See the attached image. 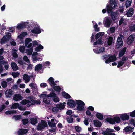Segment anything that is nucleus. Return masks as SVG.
<instances>
[{
  "label": "nucleus",
  "mask_w": 135,
  "mask_h": 135,
  "mask_svg": "<svg viewBox=\"0 0 135 135\" xmlns=\"http://www.w3.org/2000/svg\"><path fill=\"white\" fill-rule=\"evenodd\" d=\"M66 120L69 123H72L73 121V118L72 117H68L66 118Z\"/></svg>",
  "instance_id": "5fc2aeb1"
},
{
  "label": "nucleus",
  "mask_w": 135,
  "mask_h": 135,
  "mask_svg": "<svg viewBox=\"0 0 135 135\" xmlns=\"http://www.w3.org/2000/svg\"><path fill=\"white\" fill-rule=\"evenodd\" d=\"M104 34V33L103 32H100L97 33L95 35V39L97 40L100 36H103Z\"/></svg>",
  "instance_id": "2f4dec72"
},
{
  "label": "nucleus",
  "mask_w": 135,
  "mask_h": 135,
  "mask_svg": "<svg viewBox=\"0 0 135 135\" xmlns=\"http://www.w3.org/2000/svg\"><path fill=\"white\" fill-rule=\"evenodd\" d=\"M76 104L78 105L77 107V110H78L81 111L83 110L85 104L83 101L79 100H76Z\"/></svg>",
  "instance_id": "7ed1b4c3"
},
{
  "label": "nucleus",
  "mask_w": 135,
  "mask_h": 135,
  "mask_svg": "<svg viewBox=\"0 0 135 135\" xmlns=\"http://www.w3.org/2000/svg\"><path fill=\"white\" fill-rule=\"evenodd\" d=\"M34 85V83H31L30 84L29 86L32 89L34 90H35L36 89V86L35 85Z\"/></svg>",
  "instance_id": "69168bd1"
},
{
  "label": "nucleus",
  "mask_w": 135,
  "mask_h": 135,
  "mask_svg": "<svg viewBox=\"0 0 135 135\" xmlns=\"http://www.w3.org/2000/svg\"><path fill=\"white\" fill-rule=\"evenodd\" d=\"M49 126L50 127H56V123L54 122H51L50 120H49L48 122Z\"/></svg>",
  "instance_id": "c9c22d12"
},
{
  "label": "nucleus",
  "mask_w": 135,
  "mask_h": 135,
  "mask_svg": "<svg viewBox=\"0 0 135 135\" xmlns=\"http://www.w3.org/2000/svg\"><path fill=\"white\" fill-rule=\"evenodd\" d=\"M14 91L10 89H8L5 92V95L7 98H10L13 94Z\"/></svg>",
  "instance_id": "0eeeda50"
},
{
  "label": "nucleus",
  "mask_w": 135,
  "mask_h": 135,
  "mask_svg": "<svg viewBox=\"0 0 135 135\" xmlns=\"http://www.w3.org/2000/svg\"><path fill=\"white\" fill-rule=\"evenodd\" d=\"M112 22V20L111 19L107 18L106 19L104 25L106 27L108 28L110 26Z\"/></svg>",
  "instance_id": "dca6fc26"
},
{
  "label": "nucleus",
  "mask_w": 135,
  "mask_h": 135,
  "mask_svg": "<svg viewBox=\"0 0 135 135\" xmlns=\"http://www.w3.org/2000/svg\"><path fill=\"white\" fill-rule=\"evenodd\" d=\"M116 59L117 58L115 54L113 55L109 54L108 58L105 59V62L106 64H109L110 62L115 61Z\"/></svg>",
  "instance_id": "39448f33"
},
{
  "label": "nucleus",
  "mask_w": 135,
  "mask_h": 135,
  "mask_svg": "<svg viewBox=\"0 0 135 135\" xmlns=\"http://www.w3.org/2000/svg\"><path fill=\"white\" fill-rule=\"evenodd\" d=\"M102 39L100 38L98 39L97 41L94 42V45H96L98 44H99L100 45H101L102 44Z\"/></svg>",
  "instance_id": "a19ab883"
},
{
  "label": "nucleus",
  "mask_w": 135,
  "mask_h": 135,
  "mask_svg": "<svg viewBox=\"0 0 135 135\" xmlns=\"http://www.w3.org/2000/svg\"><path fill=\"white\" fill-rule=\"evenodd\" d=\"M56 106L60 110L62 109L65 108L64 105L62 103L60 104H57Z\"/></svg>",
  "instance_id": "ea45409f"
},
{
  "label": "nucleus",
  "mask_w": 135,
  "mask_h": 135,
  "mask_svg": "<svg viewBox=\"0 0 135 135\" xmlns=\"http://www.w3.org/2000/svg\"><path fill=\"white\" fill-rule=\"evenodd\" d=\"M124 63V62L120 61L118 62L117 67L118 68H119L121 66H122Z\"/></svg>",
  "instance_id": "6e6d98bb"
},
{
  "label": "nucleus",
  "mask_w": 135,
  "mask_h": 135,
  "mask_svg": "<svg viewBox=\"0 0 135 135\" xmlns=\"http://www.w3.org/2000/svg\"><path fill=\"white\" fill-rule=\"evenodd\" d=\"M76 103L74 100L72 99H69L68 100L67 103V105L69 107H74L76 106Z\"/></svg>",
  "instance_id": "1a4fd4ad"
},
{
  "label": "nucleus",
  "mask_w": 135,
  "mask_h": 135,
  "mask_svg": "<svg viewBox=\"0 0 135 135\" xmlns=\"http://www.w3.org/2000/svg\"><path fill=\"white\" fill-rule=\"evenodd\" d=\"M124 131L125 132H128L131 131L132 128L130 126H127L124 128Z\"/></svg>",
  "instance_id": "09e8293b"
},
{
  "label": "nucleus",
  "mask_w": 135,
  "mask_h": 135,
  "mask_svg": "<svg viewBox=\"0 0 135 135\" xmlns=\"http://www.w3.org/2000/svg\"><path fill=\"white\" fill-rule=\"evenodd\" d=\"M130 38V37H128L127 40V44L128 45H130L132 43L130 39H129Z\"/></svg>",
  "instance_id": "0e129e2a"
},
{
  "label": "nucleus",
  "mask_w": 135,
  "mask_h": 135,
  "mask_svg": "<svg viewBox=\"0 0 135 135\" xmlns=\"http://www.w3.org/2000/svg\"><path fill=\"white\" fill-rule=\"evenodd\" d=\"M23 97L20 94H16L14 95L13 98V99L16 101L21 100L22 99Z\"/></svg>",
  "instance_id": "9b49d317"
},
{
  "label": "nucleus",
  "mask_w": 135,
  "mask_h": 135,
  "mask_svg": "<svg viewBox=\"0 0 135 135\" xmlns=\"http://www.w3.org/2000/svg\"><path fill=\"white\" fill-rule=\"evenodd\" d=\"M59 109L57 107H53L52 108V110L53 112L57 113L59 111Z\"/></svg>",
  "instance_id": "e2e57ef3"
},
{
  "label": "nucleus",
  "mask_w": 135,
  "mask_h": 135,
  "mask_svg": "<svg viewBox=\"0 0 135 135\" xmlns=\"http://www.w3.org/2000/svg\"><path fill=\"white\" fill-rule=\"evenodd\" d=\"M26 25L25 23H20L16 27V28L18 30L23 29L26 27Z\"/></svg>",
  "instance_id": "6ab92c4d"
},
{
  "label": "nucleus",
  "mask_w": 135,
  "mask_h": 135,
  "mask_svg": "<svg viewBox=\"0 0 135 135\" xmlns=\"http://www.w3.org/2000/svg\"><path fill=\"white\" fill-rule=\"evenodd\" d=\"M11 75L14 78H15L18 76L19 73L18 72H12Z\"/></svg>",
  "instance_id": "49530a36"
},
{
  "label": "nucleus",
  "mask_w": 135,
  "mask_h": 135,
  "mask_svg": "<svg viewBox=\"0 0 135 135\" xmlns=\"http://www.w3.org/2000/svg\"><path fill=\"white\" fill-rule=\"evenodd\" d=\"M62 96L65 98L66 99H70L71 98V97L67 93L64 91L62 93Z\"/></svg>",
  "instance_id": "c756f323"
},
{
  "label": "nucleus",
  "mask_w": 135,
  "mask_h": 135,
  "mask_svg": "<svg viewBox=\"0 0 135 135\" xmlns=\"http://www.w3.org/2000/svg\"><path fill=\"white\" fill-rule=\"evenodd\" d=\"M94 28H95V30L96 32H98L100 31V27H98V25L96 23L94 26Z\"/></svg>",
  "instance_id": "3c124183"
},
{
  "label": "nucleus",
  "mask_w": 135,
  "mask_h": 135,
  "mask_svg": "<svg viewBox=\"0 0 135 135\" xmlns=\"http://www.w3.org/2000/svg\"><path fill=\"white\" fill-rule=\"evenodd\" d=\"M75 129L76 131L78 132H80L81 130V128L80 127L75 126Z\"/></svg>",
  "instance_id": "13d9d810"
},
{
  "label": "nucleus",
  "mask_w": 135,
  "mask_h": 135,
  "mask_svg": "<svg viewBox=\"0 0 135 135\" xmlns=\"http://www.w3.org/2000/svg\"><path fill=\"white\" fill-rule=\"evenodd\" d=\"M106 120L111 124H113L115 123L114 118H111L108 117L106 118Z\"/></svg>",
  "instance_id": "5701e85b"
},
{
  "label": "nucleus",
  "mask_w": 135,
  "mask_h": 135,
  "mask_svg": "<svg viewBox=\"0 0 135 135\" xmlns=\"http://www.w3.org/2000/svg\"><path fill=\"white\" fill-rule=\"evenodd\" d=\"M13 118H14L16 120H20L21 118V115H14L13 117Z\"/></svg>",
  "instance_id": "de8ad7c7"
},
{
  "label": "nucleus",
  "mask_w": 135,
  "mask_h": 135,
  "mask_svg": "<svg viewBox=\"0 0 135 135\" xmlns=\"http://www.w3.org/2000/svg\"><path fill=\"white\" fill-rule=\"evenodd\" d=\"M37 122V119L36 118H30V123L31 124L35 125Z\"/></svg>",
  "instance_id": "aec40b11"
},
{
  "label": "nucleus",
  "mask_w": 135,
  "mask_h": 135,
  "mask_svg": "<svg viewBox=\"0 0 135 135\" xmlns=\"http://www.w3.org/2000/svg\"><path fill=\"white\" fill-rule=\"evenodd\" d=\"M96 117L99 120H102L103 119V115L100 113H98L96 114Z\"/></svg>",
  "instance_id": "473e14b6"
},
{
  "label": "nucleus",
  "mask_w": 135,
  "mask_h": 135,
  "mask_svg": "<svg viewBox=\"0 0 135 135\" xmlns=\"http://www.w3.org/2000/svg\"><path fill=\"white\" fill-rule=\"evenodd\" d=\"M94 125L96 127H100L102 125L101 123L97 120L93 121Z\"/></svg>",
  "instance_id": "b1692460"
},
{
  "label": "nucleus",
  "mask_w": 135,
  "mask_h": 135,
  "mask_svg": "<svg viewBox=\"0 0 135 135\" xmlns=\"http://www.w3.org/2000/svg\"><path fill=\"white\" fill-rule=\"evenodd\" d=\"M116 47L118 49L121 47L123 45V42L122 38L119 36L117 39Z\"/></svg>",
  "instance_id": "423d86ee"
},
{
  "label": "nucleus",
  "mask_w": 135,
  "mask_h": 135,
  "mask_svg": "<svg viewBox=\"0 0 135 135\" xmlns=\"http://www.w3.org/2000/svg\"><path fill=\"white\" fill-rule=\"evenodd\" d=\"M132 2V0H126L125 2L124 6L126 8H127L131 6Z\"/></svg>",
  "instance_id": "4be33fe9"
},
{
  "label": "nucleus",
  "mask_w": 135,
  "mask_h": 135,
  "mask_svg": "<svg viewBox=\"0 0 135 135\" xmlns=\"http://www.w3.org/2000/svg\"><path fill=\"white\" fill-rule=\"evenodd\" d=\"M19 104L18 103H15L13 104L11 107V109H16L18 108Z\"/></svg>",
  "instance_id": "f704fd0d"
},
{
  "label": "nucleus",
  "mask_w": 135,
  "mask_h": 135,
  "mask_svg": "<svg viewBox=\"0 0 135 135\" xmlns=\"http://www.w3.org/2000/svg\"><path fill=\"white\" fill-rule=\"evenodd\" d=\"M11 38V35L9 32H8L6 35L3 36L0 41V43L2 44L7 43Z\"/></svg>",
  "instance_id": "f03ea898"
},
{
  "label": "nucleus",
  "mask_w": 135,
  "mask_h": 135,
  "mask_svg": "<svg viewBox=\"0 0 135 135\" xmlns=\"http://www.w3.org/2000/svg\"><path fill=\"white\" fill-rule=\"evenodd\" d=\"M42 65L41 64H39L37 65L35 68V71H38L41 70L42 68Z\"/></svg>",
  "instance_id": "a878e982"
},
{
  "label": "nucleus",
  "mask_w": 135,
  "mask_h": 135,
  "mask_svg": "<svg viewBox=\"0 0 135 135\" xmlns=\"http://www.w3.org/2000/svg\"><path fill=\"white\" fill-rule=\"evenodd\" d=\"M118 4L116 0H110L109 5L107 4L106 6L107 13L110 14L113 12L112 9H115L118 7Z\"/></svg>",
  "instance_id": "f257e3e1"
},
{
  "label": "nucleus",
  "mask_w": 135,
  "mask_h": 135,
  "mask_svg": "<svg viewBox=\"0 0 135 135\" xmlns=\"http://www.w3.org/2000/svg\"><path fill=\"white\" fill-rule=\"evenodd\" d=\"M28 132V130L26 129L22 128L19 129L18 131V135H23L26 134Z\"/></svg>",
  "instance_id": "f8f14e48"
},
{
  "label": "nucleus",
  "mask_w": 135,
  "mask_h": 135,
  "mask_svg": "<svg viewBox=\"0 0 135 135\" xmlns=\"http://www.w3.org/2000/svg\"><path fill=\"white\" fill-rule=\"evenodd\" d=\"M110 16L112 20L115 21L116 19V13L113 12H112L110 14Z\"/></svg>",
  "instance_id": "72a5a7b5"
},
{
  "label": "nucleus",
  "mask_w": 135,
  "mask_h": 135,
  "mask_svg": "<svg viewBox=\"0 0 135 135\" xmlns=\"http://www.w3.org/2000/svg\"><path fill=\"white\" fill-rule=\"evenodd\" d=\"M115 123V122L117 123H119L120 122V118L119 117H113Z\"/></svg>",
  "instance_id": "4c0bfd02"
},
{
  "label": "nucleus",
  "mask_w": 135,
  "mask_h": 135,
  "mask_svg": "<svg viewBox=\"0 0 135 135\" xmlns=\"http://www.w3.org/2000/svg\"><path fill=\"white\" fill-rule=\"evenodd\" d=\"M21 103L23 105H25L27 104H29L30 101L26 99H24L21 102Z\"/></svg>",
  "instance_id": "58836bf2"
},
{
  "label": "nucleus",
  "mask_w": 135,
  "mask_h": 135,
  "mask_svg": "<svg viewBox=\"0 0 135 135\" xmlns=\"http://www.w3.org/2000/svg\"><path fill=\"white\" fill-rule=\"evenodd\" d=\"M130 113H128V114ZM130 116L132 117H135V110L133 111V112H131L130 113Z\"/></svg>",
  "instance_id": "680f3d73"
},
{
  "label": "nucleus",
  "mask_w": 135,
  "mask_h": 135,
  "mask_svg": "<svg viewBox=\"0 0 135 135\" xmlns=\"http://www.w3.org/2000/svg\"><path fill=\"white\" fill-rule=\"evenodd\" d=\"M52 99L53 101L56 103L58 102L59 101V98L57 97V95L53 98Z\"/></svg>",
  "instance_id": "864d4df0"
},
{
  "label": "nucleus",
  "mask_w": 135,
  "mask_h": 135,
  "mask_svg": "<svg viewBox=\"0 0 135 135\" xmlns=\"http://www.w3.org/2000/svg\"><path fill=\"white\" fill-rule=\"evenodd\" d=\"M1 84L2 87L4 88H5L7 86V83L5 81L2 82Z\"/></svg>",
  "instance_id": "79ce46f5"
},
{
  "label": "nucleus",
  "mask_w": 135,
  "mask_h": 135,
  "mask_svg": "<svg viewBox=\"0 0 135 135\" xmlns=\"http://www.w3.org/2000/svg\"><path fill=\"white\" fill-rule=\"evenodd\" d=\"M23 79L25 81V83H28L30 79V77L27 74H24L23 75Z\"/></svg>",
  "instance_id": "412c9836"
},
{
  "label": "nucleus",
  "mask_w": 135,
  "mask_h": 135,
  "mask_svg": "<svg viewBox=\"0 0 135 135\" xmlns=\"http://www.w3.org/2000/svg\"><path fill=\"white\" fill-rule=\"evenodd\" d=\"M47 81L50 85L51 86L56 85V84L54 82V79L52 77H50L49 78Z\"/></svg>",
  "instance_id": "9d476101"
},
{
  "label": "nucleus",
  "mask_w": 135,
  "mask_h": 135,
  "mask_svg": "<svg viewBox=\"0 0 135 135\" xmlns=\"http://www.w3.org/2000/svg\"><path fill=\"white\" fill-rule=\"evenodd\" d=\"M17 50L16 49H12V55L14 58H17L18 57V55L17 53Z\"/></svg>",
  "instance_id": "c85d7f7f"
},
{
  "label": "nucleus",
  "mask_w": 135,
  "mask_h": 135,
  "mask_svg": "<svg viewBox=\"0 0 135 135\" xmlns=\"http://www.w3.org/2000/svg\"><path fill=\"white\" fill-rule=\"evenodd\" d=\"M33 45L34 47H35L36 46H38V43L36 40H34L32 41Z\"/></svg>",
  "instance_id": "052dcab7"
},
{
  "label": "nucleus",
  "mask_w": 135,
  "mask_h": 135,
  "mask_svg": "<svg viewBox=\"0 0 135 135\" xmlns=\"http://www.w3.org/2000/svg\"><path fill=\"white\" fill-rule=\"evenodd\" d=\"M120 117L121 119L123 121H124L126 120H128L129 118V116L126 113L122 114L120 115Z\"/></svg>",
  "instance_id": "ddd939ff"
},
{
  "label": "nucleus",
  "mask_w": 135,
  "mask_h": 135,
  "mask_svg": "<svg viewBox=\"0 0 135 135\" xmlns=\"http://www.w3.org/2000/svg\"><path fill=\"white\" fill-rule=\"evenodd\" d=\"M33 50V47H32L27 49L26 50V53H27V54L29 55H31Z\"/></svg>",
  "instance_id": "bb28decb"
},
{
  "label": "nucleus",
  "mask_w": 135,
  "mask_h": 135,
  "mask_svg": "<svg viewBox=\"0 0 135 135\" xmlns=\"http://www.w3.org/2000/svg\"><path fill=\"white\" fill-rule=\"evenodd\" d=\"M57 95V94L54 92H52L50 93L48 95H47L45 94H41L40 95V97H50L54 98L55 96Z\"/></svg>",
  "instance_id": "6e6552de"
},
{
  "label": "nucleus",
  "mask_w": 135,
  "mask_h": 135,
  "mask_svg": "<svg viewBox=\"0 0 135 135\" xmlns=\"http://www.w3.org/2000/svg\"><path fill=\"white\" fill-rule=\"evenodd\" d=\"M52 87H53V89L56 91L60 92L61 90V88L59 86H55V85Z\"/></svg>",
  "instance_id": "e433bc0d"
},
{
  "label": "nucleus",
  "mask_w": 135,
  "mask_h": 135,
  "mask_svg": "<svg viewBox=\"0 0 135 135\" xmlns=\"http://www.w3.org/2000/svg\"><path fill=\"white\" fill-rule=\"evenodd\" d=\"M32 33L35 34H39L41 32V31L40 28L38 27H36L31 30Z\"/></svg>",
  "instance_id": "f3484780"
},
{
  "label": "nucleus",
  "mask_w": 135,
  "mask_h": 135,
  "mask_svg": "<svg viewBox=\"0 0 135 135\" xmlns=\"http://www.w3.org/2000/svg\"><path fill=\"white\" fill-rule=\"evenodd\" d=\"M30 102L31 104L30 105L29 104H27V107H29L30 106H31V105H33L35 104V100L34 99L31 100L30 101Z\"/></svg>",
  "instance_id": "4d7b16f0"
},
{
  "label": "nucleus",
  "mask_w": 135,
  "mask_h": 135,
  "mask_svg": "<svg viewBox=\"0 0 135 135\" xmlns=\"http://www.w3.org/2000/svg\"><path fill=\"white\" fill-rule=\"evenodd\" d=\"M22 124L24 125H26L29 122L28 119L27 118H25L22 120Z\"/></svg>",
  "instance_id": "a18cd8bd"
},
{
  "label": "nucleus",
  "mask_w": 135,
  "mask_h": 135,
  "mask_svg": "<svg viewBox=\"0 0 135 135\" xmlns=\"http://www.w3.org/2000/svg\"><path fill=\"white\" fill-rule=\"evenodd\" d=\"M11 66L14 71H16L18 70V68L17 66V64L15 62H12L11 63Z\"/></svg>",
  "instance_id": "393cba45"
},
{
  "label": "nucleus",
  "mask_w": 135,
  "mask_h": 135,
  "mask_svg": "<svg viewBox=\"0 0 135 135\" xmlns=\"http://www.w3.org/2000/svg\"><path fill=\"white\" fill-rule=\"evenodd\" d=\"M25 49V47L24 46H20L19 48V50L22 53H23L24 52V50Z\"/></svg>",
  "instance_id": "603ef678"
},
{
  "label": "nucleus",
  "mask_w": 135,
  "mask_h": 135,
  "mask_svg": "<svg viewBox=\"0 0 135 135\" xmlns=\"http://www.w3.org/2000/svg\"><path fill=\"white\" fill-rule=\"evenodd\" d=\"M47 126V122L43 120L41 121V123H39L37 126V130L42 131L45 127Z\"/></svg>",
  "instance_id": "20e7f679"
},
{
  "label": "nucleus",
  "mask_w": 135,
  "mask_h": 135,
  "mask_svg": "<svg viewBox=\"0 0 135 135\" xmlns=\"http://www.w3.org/2000/svg\"><path fill=\"white\" fill-rule=\"evenodd\" d=\"M31 39L30 38H26L25 41V46L26 47H27V45L31 41Z\"/></svg>",
  "instance_id": "37998d69"
},
{
  "label": "nucleus",
  "mask_w": 135,
  "mask_h": 135,
  "mask_svg": "<svg viewBox=\"0 0 135 135\" xmlns=\"http://www.w3.org/2000/svg\"><path fill=\"white\" fill-rule=\"evenodd\" d=\"M134 13V10L133 8H130L126 13V15L128 17H130L132 16Z\"/></svg>",
  "instance_id": "2eb2a0df"
},
{
  "label": "nucleus",
  "mask_w": 135,
  "mask_h": 135,
  "mask_svg": "<svg viewBox=\"0 0 135 135\" xmlns=\"http://www.w3.org/2000/svg\"><path fill=\"white\" fill-rule=\"evenodd\" d=\"M18 108L20 110L24 111L26 110L25 108L23 107L22 106H20L19 105Z\"/></svg>",
  "instance_id": "774afa93"
},
{
  "label": "nucleus",
  "mask_w": 135,
  "mask_h": 135,
  "mask_svg": "<svg viewBox=\"0 0 135 135\" xmlns=\"http://www.w3.org/2000/svg\"><path fill=\"white\" fill-rule=\"evenodd\" d=\"M23 59L24 61L26 62H28L29 61V60L27 56L25 55L24 56Z\"/></svg>",
  "instance_id": "338daca9"
},
{
  "label": "nucleus",
  "mask_w": 135,
  "mask_h": 135,
  "mask_svg": "<svg viewBox=\"0 0 135 135\" xmlns=\"http://www.w3.org/2000/svg\"><path fill=\"white\" fill-rule=\"evenodd\" d=\"M41 98H43V102H44L45 104H50V100L47 99V98L48 97H40Z\"/></svg>",
  "instance_id": "7c9ffc66"
},
{
  "label": "nucleus",
  "mask_w": 135,
  "mask_h": 135,
  "mask_svg": "<svg viewBox=\"0 0 135 135\" xmlns=\"http://www.w3.org/2000/svg\"><path fill=\"white\" fill-rule=\"evenodd\" d=\"M94 52L97 53H99L102 52L105 50V48L104 47H100L96 48L94 50Z\"/></svg>",
  "instance_id": "4468645a"
},
{
  "label": "nucleus",
  "mask_w": 135,
  "mask_h": 135,
  "mask_svg": "<svg viewBox=\"0 0 135 135\" xmlns=\"http://www.w3.org/2000/svg\"><path fill=\"white\" fill-rule=\"evenodd\" d=\"M129 30L131 31H135V24H134L129 27Z\"/></svg>",
  "instance_id": "8fccbe9b"
},
{
  "label": "nucleus",
  "mask_w": 135,
  "mask_h": 135,
  "mask_svg": "<svg viewBox=\"0 0 135 135\" xmlns=\"http://www.w3.org/2000/svg\"><path fill=\"white\" fill-rule=\"evenodd\" d=\"M115 28L114 27H111L110 28V31L111 33H113L115 32Z\"/></svg>",
  "instance_id": "bf43d9fd"
},
{
  "label": "nucleus",
  "mask_w": 135,
  "mask_h": 135,
  "mask_svg": "<svg viewBox=\"0 0 135 135\" xmlns=\"http://www.w3.org/2000/svg\"><path fill=\"white\" fill-rule=\"evenodd\" d=\"M113 38L112 37H110L108 41V44L109 45H111L112 43Z\"/></svg>",
  "instance_id": "c03bdc74"
},
{
  "label": "nucleus",
  "mask_w": 135,
  "mask_h": 135,
  "mask_svg": "<svg viewBox=\"0 0 135 135\" xmlns=\"http://www.w3.org/2000/svg\"><path fill=\"white\" fill-rule=\"evenodd\" d=\"M2 65L3 64L5 65L4 66V68L6 70H7L9 67V66L8 62L6 61H5L4 60L2 61H0Z\"/></svg>",
  "instance_id": "cd10ccee"
},
{
  "label": "nucleus",
  "mask_w": 135,
  "mask_h": 135,
  "mask_svg": "<svg viewBox=\"0 0 135 135\" xmlns=\"http://www.w3.org/2000/svg\"><path fill=\"white\" fill-rule=\"evenodd\" d=\"M127 47H124L121 51H120L119 53V57H122L125 54L126 50Z\"/></svg>",
  "instance_id": "a211bd4d"
}]
</instances>
